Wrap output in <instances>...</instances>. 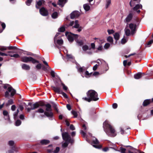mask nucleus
Masks as SVG:
<instances>
[{
	"label": "nucleus",
	"mask_w": 153,
	"mask_h": 153,
	"mask_svg": "<svg viewBox=\"0 0 153 153\" xmlns=\"http://www.w3.org/2000/svg\"><path fill=\"white\" fill-rule=\"evenodd\" d=\"M103 127L105 131L108 136L114 137L117 134L114 129L113 128L107 121H105L103 124Z\"/></svg>",
	"instance_id": "f257e3e1"
},
{
	"label": "nucleus",
	"mask_w": 153,
	"mask_h": 153,
	"mask_svg": "<svg viewBox=\"0 0 153 153\" xmlns=\"http://www.w3.org/2000/svg\"><path fill=\"white\" fill-rule=\"evenodd\" d=\"M88 98L85 97L83 99L90 102L91 101H96L99 99L97 93L94 90H90L87 93Z\"/></svg>",
	"instance_id": "f03ea898"
},
{
	"label": "nucleus",
	"mask_w": 153,
	"mask_h": 153,
	"mask_svg": "<svg viewBox=\"0 0 153 153\" xmlns=\"http://www.w3.org/2000/svg\"><path fill=\"white\" fill-rule=\"evenodd\" d=\"M21 61L22 62L27 63L29 62H31L33 64L36 63H39V61L34 59L31 57L23 56L21 58Z\"/></svg>",
	"instance_id": "7ed1b4c3"
},
{
	"label": "nucleus",
	"mask_w": 153,
	"mask_h": 153,
	"mask_svg": "<svg viewBox=\"0 0 153 153\" xmlns=\"http://www.w3.org/2000/svg\"><path fill=\"white\" fill-rule=\"evenodd\" d=\"M46 107V110L47 111L44 112V114L48 117H52L53 116V113L51 111H52L51 106L49 104H48L45 105Z\"/></svg>",
	"instance_id": "20e7f679"
},
{
	"label": "nucleus",
	"mask_w": 153,
	"mask_h": 153,
	"mask_svg": "<svg viewBox=\"0 0 153 153\" xmlns=\"http://www.w3.org/2000/svg\"><path fill=\"white\" fill-rule=\"evenodd\" d=\"M82 50L84 53L85 54L91 55L93 53V51L90 46L87 45H85L82 46Z\"/></svg>",
	"instance_id": "39448f33"
},
{
	"label": "nucleus",
	"mask_w": 153,
	"mask_h": 153,
	"mask_svg": "<svg viewBox=\"0 0 153 153\" xmlns=\"http://www.w3.org/2000/svg\"><path fill=\"white\" fill-rule=\"evenodd\" d=\"M62 136L63 139L68 141L69 143H72L74 142V140L72 139L67 132H64L62 133Z\"/></svg>",
	"instance_id": "423d86ee"
},
{
	"label": "nucleus",
	"mask_w": 153,
	"mask_h": 153,
	"mask_svg": "<svg viewBox=\"0 0 153 153\" xmlns=\"http://www.w3.org/2000/svg\"><path fill=\"white\" fill-rule=\"evenodd\" d=\"M16 90L11 86H10L7 88V91L5 92V96L6 97H8L9 96V92H10V96L12 97L16 93Z\"/></svg>",
	"instance_id": "0eeeda50"
},
{
	"label": "nucleus",
	"mask_w": 153,
	"mask_h": 153,
	"mask_svg": "<svg viewBox=\"0 0 153 153\" xmlns=\"http://www.w3.org/2000/svg\"><path fill=\"white\" fill-rule=\"evenodd\" d=\"M65 35L67 36L68 41L71 42L73 41L74 39H76L79 36L78 35L68 32L65 33Z\"/></svg>",
	"instance_id": "6e6552de"
},
{
	"label": "nucleus",
	"mask_w": 153,
	"mask_h": 153,
	"mask_svg": "<svg viewBox=\"0 0 153 153\" xmlns=\"http://www.w3.org/2000/svg\"><path fill=\"white\" fill-rule=\"evenodd\" d=\"M52 87L53 90L56 92L58 94H62V96L65 98H68V96L64 92H63L59 88L53 86H52Z\"/></svg>",
	"instance_id": "1a4fd4ad"
},
{
	"label": "nucleus",
	"mask_w": 153,
	"mask_h": 153,
	"mask_svg": "<svg viewBox=\"0 0 153 153\" xmlns=\"http://www.w3.org/2000/svg\"><path fill=\"white\" fill-rule=\"evenodd\" d=\"M99 143V142L98 140L96 138L94 137L92 140L91 144L95 148L100 149L101 148V146L98 145Z\"/></svg>",
	"instance_id": "9d476101"
},
{
	"label": "nucleus",
	"mask_w": 153,
	"mask_h": 153,
	"mask_svg": "<svg viewBox=\"0 0 153 153\" xmlns=\"http://www.w3.org/2000/svg\"><path fill=\"white\" fill-rule=\"evenodd\" d=\"M69 26H73V28H78L80 26L79 21L77 20H75V21L71 22L69 23Z\"/></svg>",
	"instance_id": "9b49d317"
},
{
	"label": "nucleus",
	"mask_w": 153,
	"mask_h": 153,
	"mask_svg": "<svg viewBox=\"0 0 153 153\" xmlns=\"http://www.w3.org/2000/svg\"><path fill=\"white\" fill-rule=\"evenodd\" d=\"M40 14L43 16H46L48 15V12L44 7H42L39 10Z\"/></svg>",
	"instance_id": "f8f14e48"
},
{
	"label": "nucleus",
	"mask_w": 153,
	"mask_h": 153,
	"mask_svg": "<svg viewBox=\"0 0 153 153\" xmlns=\"http://www.w3.org/2000/svg\"><path fill=\"white\" fill-rule=\"evenodd\" d=\"M80 15V13L78 11H74L70 14L71 18L74 19L75 18L78 17Z\"/></svg>",
	"instance_id": "ddd939ff"
},
{
	"label": "nucleus",
	"mask_w": 153,
	"mask_h": 153,
	"mask_svg": "<svg viewBox=\"0 0 153 153\" xmlns=\"http://www.w3.org/2000/svg\"><path fill=\"white\" fill-rule=\"evenodd\" d=\"M129 27L131 30V34L135 33L136 32V25L131 23L129 25Z\"/></svg>",
	"instance_id": "4468645a"
},
{
	"label": "nucleus",
	"mask_w": 153,
	"mask_h": 153,
	"mask_svg": "<svg viewBox=\"0 0 153 153\" xmlns=\"http://www.w3.org/2000/svg\"><path fill=\"white\" fill-rule=\"evenodd\" d=\"M142 6L141 4H137L133 8V10H134L136 11L138 13H139L140 12V10L138 9L142 8Z\"/></svg>",
	"instance_id": "2eb2a0df"
},
{
	"label": "nucleus",
	"mask_w": 153,
	"mask_h": 153,
	"mask_svg": "<svg viewBox=\"0 0 153 153\" xmlns=\"http://www.w3.org/2000/svg\"><path fill=\"white\" fill-rule=\"evenodd\" d=\"M99 65L100 64H102L105 65V66H107L108 68V64L106 62L102 59H98L97 61L96 62Z\"/></svg>",
	"instance_id": "dca6fc26"
},
{
	"label": "nucleus",
	"mask_w": 153,
	"mask_h": 153,
	"mask_svg": "<svg viewBox=\"0 0 153 153\" xmlns=\"http://www.w3.org/2000/svg\"><path fill=\"white\" fill-rule=\"evenodd\" d=\"M45 1L43 0H41L38 1H37L36 5V7L37 9H39V7L41 6L44 3Z\"/></svg>",
	"instance_id": "f3484780"
},
{
	"label": "nucleus",
	"mask_w": 153,
	"mask_h": 153,
	"mask_svg": "<svg viewBox=\"0 0 153 153\" xmlns=\"http://www.w3.org/2000/svg\"><path fill=\"white\" fill-rule=\"evenodd\" d=\"M153 102V98L152 100L147 99L143 103V105L144 106H146L149 104L150 102Z\"/></svg>",
	"instance_id": "a211bd4d"
},
{
	"label": "nucleus",
	"mask_w": 153,
	"mask_h": 153,
	"mask_svg": "<svg viewBox=\"0 0 153 153\" xmlns=\"http://www.w3.org/2000/svg\"><path fill=\"white\" fill-rule=\"evenodd\" d=\"M21 67L22 69L25 70H29L30 68V67L29 65L25 64H22Z\"/></svg>",
	"instance_id": "6ab92c4d"
},
{
	"label": "nucleus",
	"mask_w": 153,
	"mask_h": 153,
	"mask_svg": "<svg viewBox=\"0 0 153 153\" xmlns=\"http://www.w3.org/2000/svg\"><path fill=\"white\" fill-rule=\"evenodd\" d=\"M39 106V104L38 102H36L33 104L31 105V109H32V110H33L37 108Z\"/></svg>",
	"instance_id": "aec40b11"
},
{
	"label": "nucleus",
	"mask_w": 153,
	"mask_h": 153,
	"mask_svg": "<svg viewBox=\"0 0 153 153\" xmlns=\"http://www.w3.org/2000/svg\"><path fill=\"white\" fill-rule=\"evenodd\" d=\"M67 0H59L58 4L61 7H63L67 2Z\"/></svg>",
	"instance_id": "412c9836"
},
{
	"label": "nucleus",
	"mask_w": 153,
	"mask_h": 153,
	"mask_svg": "<svg viewBox=\"0 0 153 153\" xmlns=\"http://www.w3.org/2000/svg\"><path fill=\"white\" fill-rule=\"evenodd\" d=\"M142 74L144 75V74L140 72L136 74L134 76V78L136 79H139L141 77Z\"/></svg>",
	"instance_id": "4be33fe9"
},
{
	"label": "nucleus",
	"mask_w": 153,
	"mask_h": 153,
	"mask_svg": "<svg viewBox=\"0 0 153 153\" xmlns=\"http://www.w3.org/2000/svg\"><path fill=\"white\" fill-rule=\"evenodd\" d=\"M40 143L42 145H46L50 143L48 140L44 139L40 141Z\"/></svg>",
	"instance_id": "5701e85b"
},
{
	"label": "nucleus",
	"mask_w": 153,
	"mask_h": 153,
	"mask_svg": "<svg viewBox=\"0 0 153 153\" xmlns=\"http://www.w3.org/2000/svg\"><path fill=\"white\" fill-rule=\"evenodd\" d=\"M132 18V15L131 13H130L128 16L127 17L126 19V22H129L131 19Z\"/></svg>",
	"instance_id": "b1692460"
},
{
	"label": "nucleus",
	"mask_w": 153,
	"mask_h": 153,
	"mask_svg": "<svg viewBox=\"0 0 153 153\" xmlns=\"http://www.w3.org/2000/svg\"><path fill=\"white\" fill-rule=\"evenodd\" d=\"M140 0H131L129 3V4L131 7H132L135 4L134 1H137V3H139Z\"/></svg>",
	"instance_id": "393cba45"
},
{
	"label": "nucleus",
	"mask_w": 153,
	"mask_h": 153,
	"mask_svg": "<svg viewBox=\"0 0 153 153\" xmlns=\"http://www.w3.org/2000/svg\"><path fill=\"white\" fill-rule=\"evenodd\" d=\"M83 7L86 11H88L90 8V7L88 4H85L83 5Z\"/></svg>",
	"instance_id": "a878e982"
},
{
	"label": "nucleus",
	"mask_w": 153,
	"mask_h": 153,
	"mask_svg": "<svg viewBox=\"0 0 153 153\" xmlns=\"http://www.w3.org/2000/svg\"><path fill=\"white\" fill-rule=\"evenodd\" d=\"M114 39L117 41L118 40L120 37V34L118 33L117 32L114 34Z\"/></svg>",
	"instance_id": "bb28decb"
},
{
	"label": "nucleus",
	"mask_w": 153,
	"mask_h": 153,
	"mask_svg": "<svg viewBox=\"0 0 153 153\" xmlns=\"http://www.w3.org/2000/svg\"><path fill=\"white\" fill-rule=\"evenodd\" d=\"M58 16V13L57 12H54L51 15V16L53 19H56L57 18Z\"/></svg>",
	"instance_id": "cd10ccee"
},
{
	"label": "nucleus",
	"mask_w": 153,
	"mask_h": 153,
	"mask_svg": "<svg viewBox=\"0 0 153 153\" xmlns=\"http://www.w3.org/2000/svg\"><path fill=\"white\" fill-rule=\"evenodd\" d=\"M8 56H10L11 57H13L15 58H18L20 57L19 55L18 54H14L13 55H12L11 54H9Z\"/></svg>",
	"instance_id": "c85d7f7f"
},
{
	"label": "nucleus",
	"mask_w": 153,
	"mask_h": 153,
	"mask_svg": "<svg viewBox=\"0 0 153 153\" xmlns=\"http://www.w3.org/2000/svg\"><path fill=\"white\" fill-rule=\"evenodd\" d=\"M56 40V43L59 45H61L63 44V41L62 39H57Z\"/></svg>",
	"instance_id": "c756f323"
},
{
	"label": "nucleus",
	"mask_w": 153,
	"mask_h": 153,
	"mask_svg": "<svg viewBox=\"0 0 153 153\" xmlns=\"http://www.w3.org/2000/svg\"><path fill=\"white\" fill-rule=\"evenodd\" d=\"M71 113L74 116V117L76 118L77 117L78 114L76 111L72 110L71 111Z\"/></svg>",
	"instance_id": "7c9ffc66"
},
{
	"label": "nucleus",
	"mask_w": 153,
	"mask_h": 153,
	"mask_svg": "<svg viewBox=\"0 0 153 153\" xmlns=\"http://www.w3.org/2000/svg\"><path fill=\"white\" fill-rule=\"evenodd\" d=\"M125 33L126 35L128 36L130 34V30L128 29L125 28Z\"/></svg>",
	"instance_id": "2f4dec72"
},
{
	"label": "nucleus",
	"mask_w": 153,
	"mask_h": 153,
	"mask_svg": "<svg viewBox=\"0 0 153 153\" xmlns=\"http://www.w3.org/2000/svg\"><path fill=\"white\" fill-rule=\"evenodd\" d=\"M107 41L111 44H113V39L110 36L108 37L107 38Z\"/></svg>",
	"instance_id": "473e14b6"
},
{
	"label": "nucleus",
	"mask_w": 153,
	"mask_h": 153,
	"mask_svg": "<svg viewBox=\"0 0 153 153\" xmlns=\"http://www.w3.org/2000/svg\"><path fill=\"white\" fill-rule=\"evenodd\" d=\"M13 103V100L12 99H10L8 101V102L6 104V105L7 106H8L10 105H12Z\"/></svg>",
	"instance_id": "72a5a7b5"
},
{
	"label": "nucleus",
	"mask_w": 153,
	"mask_h": 153,
	"mask_svg": "<svg viewBox=\"0 0 153 153\" xmlns=\"http://www.w3.org/2000/svg\"><path fill=\"white\" fill-rule=\"evenodd\" d=\"M19 112V110L18 109L16 112H15L13 114V117L14 119L16 120L17 118V116Z\"/></svg>",
	"instance_id": "f704fd0d"
},
{
	"label": "nucleus",
	"mask_w": 153,
	"mask_h": 153,
	"mask_svg": "<svg viewBox=\"0 0 153 153\" xmlns=\"http://www.w3.org/2000/svg\"><path fill=\"white\" fill-rule=\"evenodd\" d=\"M36 112L39 113H44V111L43 109L42 108H40L35 111Z\"/></svg>",
	"instance_id": "c9c22d12"
},
{
	"label": "nucleus",
	"mask_w": 153,
	"mask_h": 153,
	"mask_svg": "<svg viewBox=\"0 0 153 153\" xmlns=\"http://www.w3.org/2000/svg\"><path fill=\"white\" fill-rule=\"evenodd\" d=\"M65 142H64L62 144V147H67L69 143H69L68 141H65Z\"/></svg>",
	"instance_id": "e433bc0d"
},
{
	"label": "nucleus",
	"mask_w": 153,
	"mask_h": 153,
	"mask_svg": "<svg viewBox=\"0 0 153 153\" xmlns=\"http://www.w3.org/2000/svg\"><path fill=\"white\" fill-rule=\"evenodd\" d=\"M3 114L4 116L7 117V118L9 119V115L8 112L6 111H4Z\"/></svg>",
	"instance_id": "4c0bfd02"
},
{
	"label": "nucleus",
	"mask_w": 153,
	"mask_h": 153,
	"mask_svg": "<svg viewBox=\"0 0 153 153\" xmlns=\"http://www.w3.org/2000/svg\"><path fill=\"white\" fill-rule=\"evenodd\" d=\"M61 85L63 89L65 91H66L68 89V88L64 83H62Z\"/></svg>",
	"instance_id": "58836bf2"
},
{
	"label": "nucleus",
	"mask_w": 153,
	"mask_h": 153,
	"mask_svg": "<svg viewBox=\"0 0 153 153\" xmlns=\"http://www.w3.org/2000/svg\"><path fill=\"white\" fill-rule=\"evenodd\" d=\"M65 27L64 26L60 27L58 30L59 31L61 32H63L65 31Z\"/></svg>",
	"instance_id": "ea45409f"
},
{
	"label": "nucleus",
	"mask_w": 153,
	"mask_h": 153,
	"mask_svg": "<svg viewBox=\"0 0 153 153\" xmlns=\"http://www.w3.org/2000/svg\"><path fill=\"white\" fill-rule=\"evenodd\" d=\"M111 3V0H107V2L105 5V7L107 8L108 7Z\"/></svg>",
	"instance_id": "a19ab883"
},
{
	"label": "nucleus",
	"mask_w": 153,
	"mask_h": 153,
	"mask_svg": "<svg viewBox=\"0 0 153 153\" xmlns=\"http://www.w3.org/2000/svg\"><path fill=\"white\" fill-rule=\"evenodd\" d=\"M21 122L20 120H17L16 122L15 125L16 126H19L21 125Z\"/></svg>",
	"instance_id": "79ce46f5"
},
{
	"label": "nucleus",
	"mask_w": 153,
	"mask_h": 153,
	"mask_svg": "<svg viewBox=\"0 0 153 153\" xmlns=\"http://www.w3.org/2000/svg\"><path fill=\"white\" fill-rule=\"evenodd\" d=\"M32 1V0H27L25 2L26 4L28 6H30L31 3Z\"/></svg>",
	"instance_id": "37998d69"
},
{
	"label": "nucleus",
	"mask_w": 153,
	"mask_h": 153,
	"mask_svg": "<svg viewBox=\"0 0 153 153\" xmlns=\"http://www.w3.org/2000/svg\"><path fill=\"white\" fill-rule=\"evenodd\" d=\"M76 42L78 43V45L80 46L82 45L83 44V42L81 40H76Z\"/></svg>",
	"instance_id": "c03bdc74"
},
{
	"label": "nucleus",
	"mask_w": 153,
	"mask_h": 153,
	"mask_svg": "<svg viewBox=\"0 0 153 153\" xmlns=\"http://www.w3.org/2000/svg\"><path fill=\"white\" fill-rule=\"evenodd\" d=\"M60 148L59 147H56L55 149L53 151V153H57L59 151Z\"/></svg>",
	"instance_id": "a18cd8bd"
},
{
	"label": "nucleus",
	"mask_w": 153,
	"mask_h": 153,
	"mask_svg": "<svg viewBox=\"0 0 153 153\" xmlns=\"http://www.w3.org/2000/svg\"><path fill=\"white\" fill-rule=\"evenodd\" d=\"M120 149L121 153H125V152L126 150V149L123 148L122 147H120Z\"/></svg>",
	"instance_id": "49530a36"
},
{
	"label": "nucleus",
	"mask_w": 153,
	"mask_h": 153,
	"mask_svg": "<svg viewBox=\"0 0 153 153\" xmlns=\"http://www.w3.org/2000/svg\"><path fill=\"white\" fill-rule=\"evenodd\" d=\"M59 33H57L56 34V35H55V37H54V43H55V44H56V41L57 40V38H56L57 36L59 35Z\"/></svg>",
	"instance_id": "de8ad7c7"
},
{
	"label": "nucleus",
	"mask_w": 153,
	"mask_h": 153,
	"mask_svg": "<svg viewBox=\"0 0 153 153\" xmlns=\"http://www.w3.org/2000/svg\"><path fill=\"white\" fill-rule=\"evenodd\" d=\"M153 43V40H151L148 42L147 44V47H149L150 46V45Z\"/></svg>",
	"instance_id": "09e8293b"
},
{
	"label": "nucleus",
	"mask_w": 153,
	"mask_h": 153,
	"mask_svg": "<svg viewBox=\"0 0 153 153\" xmlns=\"http://www.w3.org/2000/svg\"><path fill=\"white\" fill-rule=\"evenodd\" d=\"M42 67V65L40 63H39L38 64H37L36 67V68L37 69H40Z\"/></svg>",
	"instance_id": "8fccbe9b"
},
{
	"label": "nucleus",
	"mask_w": 153,
	"mask_h": 153,
	"mask_svg": "<svg viewBox=\"0 0 153 153\" xmlns=\"http://www.w3.org/2000/svg\"><path fill=\"white\" fill-rule=\"evenodd\" d=\"M14 143L13 140H10L8 142V144L10 146H13Z\"/></svg>",
	"instance_id": "3c124183"
},
{
	"label": "nucleus",
	"mask_w": 153,
	"mask_h": 153,
	"mask_svg": "<svg viewBox=\"0 0 153 153\" xmlns=\"http://www.w3.org/2000/svg\"><path fill=\"white\" fill-rule=\"evenodd\" d=\"M91 50H92V49H95V44L94 43H91Z\"/></svg>",
	"instance_id": "603ef678"
},
{
	"label": "nucleus",
	"mask_w": 153,
	"mask_h": 153,
	"mask_svg": "<svg viewBox=\"0 0 153 153\" xmlns=\"http://www.w3.org/2000/svg\"><path fill=\"white\" fill-rule=\"evenodd\" d=\"M110 44L108 43H106L104 46V48L105 49H107L109 47Z\"/></svg>",
	"instance_id": "864d4df0"
},
{
	"label": "nucleus",
	"mask_w": 153,
	"mask_h": 153,
	"mask_svg": "<svg viewBox=\"0 0 153 153\" xmlns=\"http://www.w3.org/2000/svg\"><path fill=\"white\" fill-rule=\"evenodd\" d=\"M70 128L71 130H74L75 129V128L73 124H71L70 126Z\"/></svg>",
	"instance_id": "5fc2aeb1"
},
{
	"label": "nucleus",
	"mask_w": 153,
	"mask_h": 153,
	"mask_svg": "<svg viewBox=\"0 0 153 153\" xmlns=\"http://www.w3.org/2000/svg\"><path fill=\"white\" fill-rule=\"evenodd\" d=\"M1 26L2 27L3 30L1 31L0 30V33L2 32V30H4L5 28L6 25L4 23H2L1 25Z\"/></svg>",
	"instance_id": "6e6d98bb"
},
{
	"label": "nucleus",
	"mask_w": 153,
	"mask_h": 153,
	"mask_svg": "<svg viewBox=\"0 0 153 153\" xmlns=\"http://www.w3.org/2000/svg\"><path fill=\"white\" fill-rule=\"evenodd\" d=\"M8 48L9 50H13L16 49V47L15 46H9L7 47Z\"/></svg>",
	"instance_id": "4d7b16f0"
},
{
	"label": "nucleus",
	"mask_w": 153,
	"mask_h": 153,
	"mask_svg": "<svg viewBox=\"0 0 153 153\" xmlns=\"http://www.w3.org/2000/svg\"><path fill=\"white\" fill-rule=\"evenodd\" d=\"M127 42L126 40L125 39H122L121 41V43L122 44H124Z\"/></svg>",
	"instance_id": "13d9d810"
},
{
	"label": "nucleus",
	"mask_w": 153,
	"mask_h": 153,
	"mask_svg": "<svg viewBox=\"0 0 153 153\" xmlns=\"http://www.w3.org/2000/svg\"><path fill=\"white\" fill-rule=\"evenodd\" d=\"M7 48L5 47H3L0 48V50L1 51H5L7 50Z\"/></svg>",
	"instance_id": "bf43d9fd"
},
{
	"label": "nucleus",
	"mask_w": 153,
	"mask_h": 153,
	"mask_svg": "<svg viewBox=\"0 0 153 153\" xmlns=\"http://www.w3.org/2000/svg\"><path fill=\"white\" fill-rule=\"evenodd\" d=\"M0 55L1 56H8V54H6L5 53H2L0 51Z\"/></svg>",
	"instance_id": "052dcab7"
},
{
	"label": "nucleus",
	"mask_w": 153,
	"mask_h": 153,
	"mask_svg": "<svg viewBox=\"0 0 153 153\" xmlns=\"http://www.w3.org/2000/svg\"><path fill=\"white\" fill-rule=\"evenodd\" d=\"M51 74L53 77H55V73L53 71H51Z\"/></svg>",
	"instance_id": "680f3d73"
},
{
	"label": "nucleus",
	"mask_w": 153,
	"mask_h": 153,
	"mask_svg": "<svg viewBox=\"0 0 153 153\" xmlns=\"http://www.w3.org/2000/svg\"><path fill=\"white\" fill-rule=\"evenodd\" d=\"M108 32L109 34H111L113 33L114 31L113 30H108Z\"/></svg>",
	"instance_id": "e2e57ef3"
},
{
	"label": "nucleus",
	"mask_w": 153,
	"mask_h": 153,
	"mask_svg": "<svg viewBox=\"0 0 153 153\" xmlns=\"http://www.w3.org/2000/svg\"><path fill=\"white\" fill-rule=\"evenodd\" d=\"M66 56L68 59H72L73 56L71 54H66Z\"/></svg>",
	"instance_id": "0e129e2a"
},
{
	"label": "nucleus",
	"mask_w": 153,
	"mask_h": 153,
	"mask_svg": "<svg viewBox=\"0 0 153 153\" xmlns=\"http://www.w3.org/2000/svg\"><path fill=\"white\" fill-rule=\"evenodd\" d=\"M112 107L114 108H116L117 107V105L116 103H114L112 105Z\"/></svg>",
	"instance_id": "69168bd1"
},
{
	"label": "nucleus",
	"mask_w": 153,
	"mask_h": 153,
	"mask_svg": "<svg viewBox=\"0 0 153 153\" xmlns=\"http://www.w3.org/2000/svg\"><path fill=\"white\" fill-rule=\"evenodd\" d=\"M98 66V65L97 64L95 65L93 67V70L94 71H95L97 68Z\"/></svg>",
	"instance_id": "338daca9"
},
{
	"label": "nucleus",
	"mask_w": 153,
	"mask_h": 153,
	"mask_svg": "<svg viewBox=\"0 0 153 153\" xmlns=\"http://www.w3.org/2000/svg\"><path fill=\"white\" fill-rule=\"evenodd\" d=\"M76 132L75 131H72L71 133V136L72 137H74L76 135Z\"/></svg>",
	"instance_id": "774afa93"
}]
</instances>
